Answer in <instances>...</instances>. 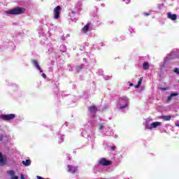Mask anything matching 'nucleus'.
<instances>
[{"label": "nucleus", "instance_id": "25", "mask_svg": "<svg viewBox=\"0 0 179 179\" xmlns=\"http://www.w3.org/2000/svg\"><path fill=\"white\" fill-rule=\"evenodd\" d=\"M143 80V78H141L140 80L138 82V84L134 86L135 89H139L141 87V85H142V81Z\"/></svg>", "mask_w": 179, "mask_h": 179}, {"label": "nucleus", "instance_id": "51", "mask_svg": "<svg viewBox=\"0 0 179 179\" xmlns=\"http://www.w3.org/2000/svg\"><path fill=\"white\" fill-rule=\"evenodd\" d=\"M86 55H87V56H89V54H88V53H86Z\"/></svg>", "mask_w": 179, "mask_h": 179}, {"label": "nucleus", "instance_id": "44", "mask_svg": "<svg viewBox=\"0 0 179 179\" xmlns=\"http://www.w3.org/2000/svg\"><path fill=\"white\" fill-rule=\"evenodd\" d=\"M37 179H44V178L41 177V176H36Z\"/></svg>", "mask_w": 179, "mask_h": 179}, {"label": "nucleus", "instance_id": "42", "mask_svg": "<svg viewBox=\"0 0 179 179\" xmlns=\"http://www.w3.org/2000/svg\"><path fill=\"white\" fill-rule=\"evenodd\" d=\"M115 149H116L115 146H112L111 147V150L114 151V150H115Z\"/></svg>", "mask_w": 179, "mask_h": 179}, {"label": "nucleus", "instance_id": "46", "mask_svg": "<svg viewBox=\"0 0 179 179\" xmlns=\"http://www.w3.org/2000/svg\"><path fill=\"white\" fill-rule=\"evenodd\" d=\"M56 92H57V93H58L59 92V90L57 87H56Z\"/></svg>", "mask_w": 179, "mask_h": 179}, {"label": "nucleus", "instance_id": "45", "mask_svg": "<svg viewBox=\"0 0 179 179\" xmlns=\"http://www.w3.org/2000/svg\"><path fill=\"white\" fill-rule=\"evenodd\" d=\"M66 159H67L68 160H71V157H69V156L66 157Z\"/></svg>", "mask_w": 179, "mask_h": 179}, {"label": "nucleus", "instance_id": "52", "mask_svg": "<svg viewBox=\"0 0 179 179\" xmlns=\"http://www.w3.org/2000/svg\"><path fill=\"white\" fill-rule=\"evenodd\" d=\"M62 40H65V38H62Z\"/></svg>", "mask_w": 179, "mask_h": 179}, {"label": "nucleus", "instance_id": "18", "mask_svg": "<svg viewBox=\"0 0 179 179\" xmlns=\"http://www.w3.org/2000/svg\"><path fill=\"white\" fill-rule=\"evenodd\" d=\"M176 96H178V93H171L170 96H168L166 103H170V101L173 100V97H176Z\"/></svg>", "mask_w": 179, "mask_h": 179}, {"label": "nucleus", "instance_id": "38", "mask_svg": "<svg viewBox=\"0 0 179 179\" xmlns=\"http://www.w3.org/2000/svg\"><path fill=\"white\" fill-rule=\"evenodd\" d=\"M68 66H69V71H72L73 70H72V67L71 66V65H68Z\"/></svg>", "mask_w": 179, "mask_h": 179}, {"label": "nucleus", "instance_id": "53", "mask_svg": "<svg viewBox=\"0 0 179 179\" xmlns=\"http://www.w3.org/2000/svg\"><path fill=\"white\" fill-rule=\"evenodd\" d=\"M96 1H100V0H96Z\"/></svg>", "mask_w": 179, "mask_h": 179}, {"label": "nucleus", "instance_id": "24", "mask_svg": "<svg viewBox=\"0 0 179 179\" xmlns=\"http://www.w3.org/2000/svg\"><path fill=\"white\" fill-rule=\"evenodd\" d=\"M89 26H90V23H87L85 26H84V27L82 29V31H83V33H87L89 30Z\"/></svg>", "mask_w": 179, "mask_h": 179}, {"label": "nucleus", "instance_id": "39", "mask_svg": "<svg viewBox=\"0 0 179 179\" xmlns=\"http://www.w3.org/2000/svg\"><path fill=\"white\" fill-rule=\"evenodd\" d=\"M124 1L126 3H129V2H131V0H124Z\"/></svg>", "mask_w": 179, "mask_h": 179}, {"label": "nucleus", "instance_id": "4", "mask_svg": "<svg viewBox=\"0 0 179 179\" xmlns=\"http://www.w3.org/2000/svg\"><path fill=\"white\" fill-rule=\"evenodd\" d=\"M24 12H26V9L22 7H17L6 11V13H7V15H22V13H24Z\"/></svg>", "mask_w": 179, "mask_h": 179}, {"label": "nucleus", "instance_id": "28", "mask_svg": "<svg viewBox=\"0 0 179 179\" xmlns=\"http://www.w3.org/2000/svg\"><path fill=\"white\" fill-rule=\"evenodd\" d=\"M83 68H85V65L82 64L81 66H77L76 69H77L78 72H79L80 69H83Z\"/></svg>", "mask_w": 179, "mask_h": 179}, {"label": "nucleus", "instance_id": "9", "mask_svg": "<svg viewBox=\"0 0 179 179\" xmlns=\"http://www.w3.org/2000/svg\"><path fill=\"white\" fill-rule=\"evenodd\" d=\"M8 163V157L0 152V166H5Z\"/></svg>", "mask_w": 179, "mask_h": 179}, {"label": "nucleus", "instance_id": "13", "mask_svg": "<svg viewBox=\"0 0 179 179\" xmlns=\"http://www.w3.org/2000/svg\"><path fill=\"white\" fill-rule=\"evenodd\" d=\"M67 167H68V169H67L68 173H71V174H75V173L78 172V166L68 165Z\"/></svg>", "mask_w": 179, "mask_h": 179}, {"label": "nucleus", "instance_id": "27", "mask_svg": "<svg viewBox=\"0 0 179 179\" xmlns=\"http://www.w3.org/2000/svg\"><path fill=\"white\" fill-rule=\"evenodd\" d=\"M152 121H153V120L152 119L151 117L145 119V126L146 125V124H149L150 122H152Z\"/></svg>", "mask_w": 179, "mask_h": 179}, {"label": "nucleus", "instance_id": "19", "mask_svg": "<svg viewBox=\"0 0 179 179\" xmlns=\"http://www.w3.org/2000/svg\"><path fill=\"white\" fill-rule=\"evenodd\" d=\"M8 173L10 176L11 179H19V177L15 175V171H9Z\"/></svg>", "mask_w": 179, "mask_h": 179}, {"label": "nucleus", "instance_id": "49", "mask_svg": "<svg viewBox=\"0 0 179 179\" xmlns=\"http://www.w3.org/2000/svg\"><path fill=\"white\" fill-rule=\"evenodd\" d=\"M83 61H84L85 62H87V61H86V58H84V59H83Z\"/></svg>", "mask_w": 179, "mask_h": 179}, {"label": "nucleus", "instance_id": "26", "mask_svg": "<svg viewBox=\"0 0 179 179\" xmlns=\"http://www.w3.org/2000/svg\"><path fill=\"white\" fill-rule=\"evenodd\" d=\"M60 51L62 52H66V46L65 45H60Z\"/></svg>", "mask_w": 179, "mask_h": 179}, {"label": "nucleus", "instance_id": "35", "mask_svg": "<svg viewBox=\"0 0 179 179\" xmlns=\"http://www.w3.org/2000/svg\"><path fill=\"white\" fill-rule=\"evenodd\" d=\"M144 16H149L150 15V13H144Z\"/></svg>", "mask_w": 179, "mask_h": 179}, {"label": "nucleus", "instance_id": "20", "mask_svg": "<svg viewBox=\"0 0 179 179\" xmlns=\"http://www.w3.org/2000/svg\"><path fill=\"white\" fill-rule=\"evenodd\" d=\"M8 173L10 176L11 179H19V177L15 175V171H9Z\"/></svg>", "mask_w": 179, "mask_h": 179}, {"label": "nucleus", "instance_id": "3", "mask_svg": "<svg viewBox=\"0 0 179 179\" xmlns=\"http://www.w3.org/2000/svg\"><path fill=\"white\" fill-rule=\"evenodd\" d=\"M129 102V99L127 96L120 97L117 101V107L120 111H122L124 108H127L128 107V103Z\"/></svg>", "mask_w": 179, "mask_h": 179}, {"label": "nucleus", "instance_id": "50", "mask_svg": "<svg viewBox=\"0 0 179 179\" xmlns=\"http://www.w3.org/2000/svg\"><path fill=\"white\" fill-rule=\"evenodd\" d=\"M88 123H89V124H92V122H90V121H89Z\"/></svg>", "mask_w": 179, "mask_h": 179}, {"label": "nucleus", "instance_id": "37", "mask_svg": "<svg viewBox=\"0 0 179 179\" xmlns=\"http://www.w3.org/2000/svg\"><path fill=\"white\" fill-rule=\"evenodd\" d=\"M175 124H176V127H179V121L178 120L176 121Z\"/></svg>", "mask_w": 179, "mask_h": 179}, {"label": "nucleus", "instance_id": "40", "mask_svg": "<svg viewBox=\"0 0 179 179\" xmlns=\"http://www.w3.org/2000/svg\"><path fill=\"white\" fill-rule=\"evenodd\" d=\"M20 178L21 179H26V178H24V176L23 175V173L21 174Z\"/></svg>", "mask_w": 179, "mask_h": 179}, {"label": "nucleus", "instance_id": "14", "mask_svg": "<svg viewBox=\"0 0 179 179\" xmlns=\"http://www.w3.org/2000/svg\"><path fill=\"white\" fill-rule=\"evenodd\" d=\"M80 12V8L78 7V8H76L74 10H72L71 13H69V16L71 17V20L73 21L75 19V16L77 13H79Z\"/></svg>", "mask_w": 179, "mask_h": 179}, {"label": "nucleus", "instance_id": "7", "mask_svg": "<svg viewBox=\"0 0 179 179\" xmlns=\"http://www.w3.org/2000/svg\"><path fill=\"white\" fill-rule=\"evenodd\" d=\"M162 125L161 122H155L151 124H146L145 129H150L152 131L153 128H157V127H160Z\"/></svg>", "mask_w": 179, "mask_h": 179}, {"label": "nucleus", "instance_id": "16", "mask_svg": "<svg viewBox=\"0 0 179 179\" xmlns=\"http://www.w3.org/2000/svg\"><path fill=\"white\" fill-rule=\"evenodd\" d=\"M168 19H171V20H177V15L172 14L171 13H167Z\"/></svg>", "mask_w": 179, "mask_h": 179}, {"label": "nucleus", "instance_id": "34", "mask_svg": "<svg viewBox=\"0 0 179 179\" xmlns=\"http://www.w3.org/2000/svg\"><path fill=\"white\" fill-rule=\"evenodd\" d=\"M129 31H130V33H134V29L131 27H129Z\"/></svg>", "mask_w": 179, "mask_h": 179}, {"label": "nucleus", "instance_id": "48", "mask_svg": "<svg viewBox=\"0 0 179 179\" xmlns=\"http://www.w3.org/2000/svg\"><path fill=\"white\" fill-rule=\"evenodd\" d=\"M129 86L132 87V86H134V84L133 83H130Z\"/></svg>", "mask_w": 179, "mask_h": 179}, {"label": "nucleus", "instance_id": "8", "mask_svg": "<svg viewBox=\"0 0 179 179\" xmlns=\"http://www.w3.org/2000/svg\"><path fill=\"white\" fill-rule=\"evenodd\" d=\"M32 64L33 65H34L36 69H38V71L41 72V76H43V78L45 79L47 78V76L45 75V73H43V70L41 69V67H40L38 62L36 60H33Z\"/></svg>", "mask_w": 179, "mask_h": 179}, {"label": "nucleus", "instance_id": "5", "mask_svg": "<svg viewBox=\"0 0 179 179\" xmlns=\"http://www.w3.org/2000/svg\"><path fill=\"white\" fill-rule=\"evenodd\" d=\"M174 58H177V52L173 50L164 58L162 68H164L166 63L169 62V61L171 59H174Z\"/></svg>", "mask_w": 179, "mask_h": 179}, {"label": "nucleus", "instance_id": "21", "mask_svg": "<svg viewBox=\"0 0 179 179\" xmlns=\"http://www.w3.org/2000/svg\"><path fill=\"white\" fill-rule=\"evenodd\" d=\"M8 173L10 176L11 179H19V177L15 175V171H9Z\"/></svg>", "mask_w": 179, "mask_h": 179}, {"label": "nucleus", "instance_id": "31", "mask_svg": "<svg viewBox=\"0 0 179 179\" xmlns=\"http://www.w3.org/2000/svg\"><path fill=\"white\" fill-rule=\"evenodd\" d=\"M98 73H99V75L102 76V75H103V70H101V69L99 70V71H98Z\"/></svg>", "mask_w": 179, "mask_h": 179}, {"label": "nucleus", "instance_id": "32", "mask_svg": "<svg viewBox=\"0 0 179 179\" xmlns=\"http://www.w3.org/2000/svg\"><path fill=\"white\" fill-rule=\"evenodd\" d=\"M64 142V136H61L60 141H59V143H62Z\"/></svg>", "mask_w": 179, "mask_h": 179}, {"label": "nucleus", "instance_id": "11", "mask_svg": "<svg viewBox=\"0 0 179 179\" xmlns=\"http://www.w3.org/2000/svg\"><path fill=\"white\" fill-rule=\"evenodd\" d=\"M94 172L96 173H104V168L100 164L95 165L94 167Z\"/></svg>", "mask_w": 179, "mask_h": 179}, {"label": "nucleus", "instance_id": "47", "mask_svg": "<svg viewBox=\"0 0 179 179\" xmlns=\"http://www.w3.org/2000/svg\"><path fill=\"white\" fill-rule=\"evenodd\" d=\"M68 122H66L65 123H64V124L66 125V127H68Z\"/></svg>", "mask_w": 179, "mask_h": 179}, {"label": "nucleus", "instance_id": "2", "mask_svg": "<svg viewBox=\"0 0 179 179\" xmlns=\"http://www.w3.org/2000/svg\"><path fill=\"white\" fill-rule=\"evenodd\" d=\"M98 129L99 131L102 134V135H108L109 136L114 135V132L110 129V127L106 126V121L102 122L101 120Z\"/></svg>", "mask_w": 179, "mask_h": 179}, {"label": "nucleus", "instance_id": "30", "mask_svg": "<svg viewBox=\"0 0 179 179\" xmlns=\"http://www.w3.org/2000/svg\"><path fill=\"white\" fill-rule=\"evenodd\" d=\"M108 24H114V20H110L109 21H108Z\"/></svg>", "mask_w": 179, "mask_h": 179}, {"label": "nucleus", "instance_id": "43", "mask_svg": "<svg viewBox=\"0 0 179 179\" xmlns=\"http://www.w3.org/2000/svg\"><path fill=\"white\" fill-rule=\"evenodd\" d=\"M160 90H167V87H161Z\"/></svg>", "mask_w": 179, "mask_h": 179}, {"label": "nucleus", "instance_id": "22", "mask_svg": "<svg viewBox=\"0 0 179 179\" xmlns=\"http://www.w3.org/2000/svg\"><path fill=\"white\" fill-rule=\"evenodd\" d=\"M22 163L25 167H29V166L31 164V161L30 159H27L26 161H22Z\"/></svg>", "mask_w": 179, "mask_h": 179}, {"label": "nucleus", "instance_id": "29", "mask_svg": "<svg viewBox=\"0 0 179 179\" xmlns=\"http://www.w3.org/2000/svg\"><path fill=\"white\" fill-rule=\"evenodd\" d=\"M103 79H105V80H110V79H111V76H104Z\"/></svg>", "mask_w": 179, "mask_h": 179}, {"label": "nucleus", "instance_id": "36", "mask_svg": "<svg viewBox=\"0 0 179 179\" xmlns=\"http://www.w3.org/2000/svg\"><path fill=\"white\" fill-rule=\"evenodd\" d=\"M0 141H3V135L0 134Z\"/></svg>", "mask_w": 179, "mask_h": 179}, {"label": "nucleus", "instance_id": "23", "mask_svg": "<svg viewBox=\"0 0 179 179\" xmlns=\"http://www.w3.org/2000/svg\"><path fill=\"white\" fill-rule=\"evenodd\" d=\"M150 66V64H149V62H145L143 64V69L145 71H148V69H149Z\"/></svg>", "mask_w": 179, "mask_h": 179}, {"label": "nucleus", "instance_id": "33", "mask_svg": "<svg viewBox=\"0 0 179 179\" xmlns=\"http://www.w3.org/2000/svg\"><path fill=\"white\" fill-rule=\"evenodd\" d=\"M125 37L124 36H121L120 39H118V41H122V40H124Z\"/></svg>", "mask_w": 179, "mask_h": 179}, {"label": "nucleus", "instance_id": "10", "mask_svg": "<svg viewBox=\"0 0 179 179\" xmlns=\"http://www.w3.org/2000/svg\"><path fill=\"white\" fill-rule=\"evenodd\" d=\"M61 6H57L53 10L54 19H59V12H61Z\"/></svg>", "mask_w": 179, "mask_h": 179}, {"label": "nucleus", "instance_id": "12", "mask_svg": "<svg viewBox=\"0 0 179 179\" xmlns=\"http://www.w3.org/2000/svg\"><path fill=\"white\" fill-rule=\"evenodd\" d=\"M99 164L102 166H110L111 164V161L106 159V158H101L99 160Z\"/></svg>", "mask_w": 179, "mask_h": 179}, {"label": "nucleus", "instance_id": "1", "mask_svg": "<svg viewBox=\"0 0 179 179\" xmlns=\"http://www.w3.org/2000/svg\"><path fill=\"white\" fill-rule=\"evenodd\" d=\"M83 136L87 138L88 141L92 143V149H94V130L93 127L90 126L89 124H85L83 127V131L82 132Z\"/></svg>", "mask_w": 179, "mask_h": 179}, {"label": "nucleus", "instance_id": "41", "mask_svg": "<svg viewBox=\"0 0 179 179\" xmlns=\"http://www.w3.org/2000/svg\"><path fill=\"white\" fill-rule=\"evenodd\" d=\"M109 107H110L109 106L105 105L103 106V108L106 110V109L108 108Z\"/></svg>", "mask_w": 179, "mask_h": 179}, {"label": "nucleus", "instance_id": "17", "mask_svg": "<svg viewBox=\"0 0 179 179\" xmlns=\"http://www.w3.org/2000/svg\"><path fill=\"white\" fill-rule=\"evenodd\" d=\"M89 111L90 114L94 115L97 113V108L94 106L89 107Z\"/></svg>", "mask_w": 179, "mask_h": 179}, {"label": "nucleus", "instance_id": "15", "mask_svg": "<svg viewBox=\"0 0 179 179\" xmlns=\"http://www.w3.org/2000/svg\"><path fill=\"white\" fill-rule=\"evenodd\" d=\"M161 120H163L164 121H170L171 118H174V116L171 115H162L159 117Z\"/></svg>", "mask_w": 179, "mask_h": 179}, {"label": "nucleus", "instance_id": "6", "mask_svg": "<svg viewBox=\"0 0 179 179\" xmlns=\"http://www.w3.org/2000/svg\"><path fill=\"white\" fill-rule=\"evenodd\" d=\"M14 118H16V115L13 113L0 115V120H4V121H10V120H14Z\"/></svg>", "mask_w": 179, "mask_h": 179}]
</instances>
